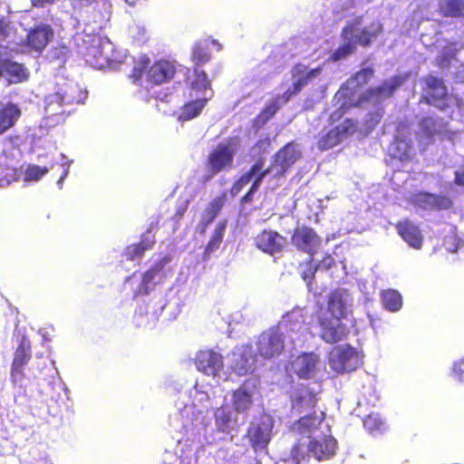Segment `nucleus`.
<instances>
[{
	"mask_svg": "<svg viewBox=\"0 0 464 464\" xmlns=\"http://www.w3.org/2000/svg\"><path fill=\"white\" fill-rule=\"evenodd\" d=\"M314 316L320 326V338L326 343L334 344L348 338L350 329L342 322L347 316L346 304L339 291L328 295L326 307L320 306Z\"/></svg>",
	"mask_w": 464,
	"mask_h": 464,
	"instance_id": "obj_1",
	"label": "nucleus"
},
{
	"mask_svg": "<svg viewBox=\"0 0 464 464\" xmlns=\"http://www.w3.org/2000/svg\"><path fill=\"white\" fill-rule=\"evenodd\" d=\"M178 72L177 65L168 59H160L151 63L150 58L141 55L134 63L130 73L133 82H139L143 77L150 86H159L170 82Z\"/></svg>",
	"mask_w": 464,
	"mask_h": 464,
	"instance_id": "obj_2",
	"label": "nucleus"
},
{
	"mask_svg": "<svg viewBox=\"0 0 464 464\" xmlns=\"http://www.w3.org/2000/svg\"><path fill=\"white\" fill-rule=\"evenodd\" d=\"M328 364L337 374L351 372L362 365V355L351 344L336 345L329 352Z\"/></svg>",
	"mask_w": 464,
	"mask_h": 464,
	"instance_id": "obj_3",
	"label": "nucleus"
},
{
	"mask_svg": "<svg viewBox=\"0 0 464 464\" xmlns=\"http://www.w3.org/2000/svg\"><path fill=\"white\" fill-rule=\"evenodd\" d=\"M420 82L422 86L420 102L445 111L449 107L450 95L443 79L428 74L422 77Z\"/></svg>",
	"mask_w": 464,
	"mask_h": 464,
	"instance_id": "obj_4",
	"label": "nucleus"
},
{
	"mask_svg": "<svg viewBox=\"0 0 464 464\" xmlns=\"http://www.w3.org/2000/svg\"><path fill=\"white\" fill-rule=\"evenodd\" d=\"M274 420L268 415H262L252 421L246 431V438L255 451L265 450L271 440Z\"/></svg>",
	"mask_w": 464,
	"mask_h": 464,
	"instance_id": "obj_5",
	"label": "nucleus"
},
{
	"mask_svg": "<svg viewBox=\"0 0 464 464\" xmlns=\"http://www.w3.org/2000/svg\"><path fill=\"white\" fill-rule=\"evenodd\" d=\"M234 164V150L233 149L224 143L218 144L208 155L206 160V167L208 170V177L205 180L212 179L217 174L222 171H227L232 169Z\"/></svg>",
	"mask_w": 464,
	"mask_h": 464,
	"instance_id": "obj_6",
	"label": "nucleus"
},
{
	"mask_svg": "<svg viewBox=\"0 0 464 464\" xmlns=\"http://www.w3.org/2000/svg\"><path fill=\"white\" fill-rule=\"evenodd\" d=\"M285 350V336L276 329L263 332L256 341V354L265 360L279 356Z\"/></svg>",
	"mask_w": 464,
	"mask_h": 464,
	"instance_id": "obj_7",
	"label": "nucleus"
},
{
	"mask_svg": "<svg viewBox=\"0 0 464 464\" xmlns=\"http://www.w3.org/2000/svg\"><path fill=\"white\" fill-rule=\"evenodd\" d=\"M291 244L296 250L314 256L322 245V238L311 227H296L291 236Z\"/></svg>",
	"mask_w": 464,
	"mask_h": 464,
	"instance_id": "obj_8",
	"label": "nucleus"
},
{
	"mask_svg": "<svg viewBox=\"0 0 464 464\" xmlns=\"http://www.w3.org/2000/svg\"><path fill=\"white\" fill-rule=\"evenodd\" d=\"M31 359L32 343L28 337L22 335L14 350L10 369V376L13 382H21L24 379V369Z\"/></svg>",
	"mask_w": 464,
	"mask_h": 464,
	"instance_id": "obj_9",
	"label": "nucleus"
},
{
	"mask_svg": "<svg viewBox=\"0 0 464 464\" xmlns=\"http://www.w3.org/2000/svg\"><path fill=\"white\" fill-rule=\"evenodd\" d=\"M406 80V75H394L389 81L365 90L362 92V99L365 101V103L372 102H380L382 100L389 99L405 83Z\"/></svg>",
	"mask_w": 464,
	"mask_h": 464,
	"instance_id": "obj_10",
	"label": "nucleus"
},
{
	"mask_svg": "<svg viewBox=\"0 0 464 464\" xmlns=\"http://www.w3.org/2000/svg\"><path fill=\"white\" fill-rule=\"evenodd\" d=\"M256 355L250 345H242L231 353L230 370L237 376L252 374L256 370Z\"/></svg>",
	"mask_w": 464,
	"mask_h": 464,
	"instance_id": "obj_11",
	"label": "nucleus"
},
{
	"mask_svg": "<svg viewBox=\"0 0 464 464\" xmlns=\"http://www.w3.org/2000/svg\"><path fill=\"white\" fill-rule=\"evenodd\" d=\"M302 157L301 151L294 141L283 146L272 159L271 168L276 169V177H283L287 170Z\"/></svg>",
	"mask_w": 464,
	"mask_h": 464,
	"instance_id": "obj_12",
	"label": "nucleus"
},
{
	"mask_svg": "<svg viewBox=\"0 0 464 464\" xmlns=\"http://www.w3.org/2000/svg\"><path fill=\"white\" fill-rule=\"evenodd\" d=\"M195 365L198 372L211 377H217L224 367L223 356L212 349L197 353Z\"/></svg>",
	"mask_w": 464,
	"mask_h": 464,
	"instance_id": "obj_13",
	"label": "nucleus"
},
{
	"mask_svg": "<svg viewBox=\"0 0 464 464\" xmlns=\"http://www.w3.org/2000/svg\"><path fill=\"white\" fill-rule=\"evenodd\" d=\"M413 202L415 206L426 210H446L453 205L450 197L427 191L416 193L413 197Z\"/></svg>",
	"mask_w": 464,
	"mask_h": 464,
	"instance_id": "obj_14",
	"label": "nucleus"
},
{
	"mask_svg": "<svg viewBox=\"0 0 464 464\" xmlns=\"http://www.w3.org/2000/svg\"><path fill=\"white\" fill-rule=\"evenodd\" d=\"M361 21L350 23L346 24L341 32V37L344 43L340 44L330 55L329 61L338 62L346 59L356 51V42L353 41V33L356 31V24H360Z\"/></svg>",
	"mask_w": 464,
	"mask_h": 464,
	"instance_id": "obj_15",
	"label": "nucleus"
},
{
	"mask_svg": "<svg viewBox=\"0 0 464 464\" xmlns=\"http://www.w3.org/2000/svg\"><path fill=\"white\" fill-rule=\"evenodd\" d=\"M53 37V30L50 24H41L30 29L26 35V46L41 53Z\"/></svg>",
	"mask_w": 464,
	"mask_h": 464,
	"instance_id": "obj_16",
	"label": "nucleus"
},
{
	"mask_svg": "<svg viewBox=\"0 0 464 464\" xmlns=\"http://www.w3.org/2000/svg\"><path fill=\"white\" fill-rule=\"evenodd\" d=\"M285 237L277 231L264 229L255 238L256 246L264 253L275 255L283 250Z\"/></svg>",
	"mask_w": 464,
	"mask_h": 464,
	"instance_id": "obj_17",
	"label": "nucleus"
},
{
	"mask_svg": "<svg viewBox=\"0 0 464 464\" xmlns=\"http://www.w3.org/2000/svg\"><path fill=\"white\" fill-rule=\"evenodd\" d=\"M319 362L320 356L315 353L304 352L294 362L295 372L300 379L308 380L315 374Z\"/></svg>",
	"mask_w": 464,
	"mask_h": 464,
	"instance_id": "obj_18",
	"label": "nucleus"
},
{
	"mask_svg": "<svg viewBox=\"0 0 464 464\" xmlns=\"http://www.w3.org/2000/svg\"><path fill=\"white\" fill-rule=\"evenodd\" d=\"M400 237L411 247L420 249L423 245V236L420 229L411 220L405 219L395 224Z\"/></svg>",
	"mask_w": 464,
	"mask_h": 464,
	"instance_id": "obj_19",
	"label": "nucleus"
},
{
	"mask_svg": "<svg viewBox=\"0 0 464 464\" xmlns=\"http://www.w3.org/2000/svg\"><path fill=\"white\" fill-rule=\"evenodd\" d=\"M337 441L332 436L324 437L322 440H313L309 442L308 450L317 459H328L336 451Z\"/></svg>",
	"mask_w": 464,
	"mask_h": 464,
	"instance_id": "obj_20",
	"label": "nucleus"
},
{
	"mask_svg": "<svg viewBox=\"0 0 464 464\" xmlns=\"http://www.w3.org/2000/svg\"><path fill=\"white\" fill-rule=\"evenodd\" d=\"M420 128L421 133L430 141H433L436 136L440 137V140L450 139L451 137V132L448 130L447 122L439 123L430 116L421 119Z\"/></svg>",
	"mask_w": 464,
	"mask_h": 464,
	"instance_id": "obj_21",
	"label": "nucleus"
},
{
	"mask_svg": "<svg viewBox=\"0 0 464 464\" xmlns=\"http://www.w3.org/2000/svg\"><path fill=\"white\" fill-rule=\"evenodd\" d=\"M322 71L321 66L308 70L305 65L296 63L291 70L292 78L294 80L292 84L297 91L301 92L310 81L318 77L322 73Z\"/></svg>",
	"mask_w": 464,
	"mask_h": 464,
	"instance_id": "obj_22",
	"label": "nucleus"
},
{
	"mask_svg": "<svg viewBox=\"0 0 464 464\" xmlns=\"http://www.w3.org/2000/svg\"><path fill=\"white\" fill-rule=\"evenodd\" d=\"M111 14V5L109 1L95 0L84 20L89 24H95L101 28L110 20Z\"/></svg>",
	"mask_w": 464,
	"mask_h": 464,
	"instance_id": "obj_23",
	"label": "nucleus"
},
{
	"mask_svg": "<svg viewBox=\"0 0 464 464\" xmlns=\"http://www.w3.org/2000/svg\"><path fill=\"white\" fill-rule=\"evenodd\" d=\"M210 43L212 44H217L218 50L221 48V45L218 44V42L214 39L199 40L193 44L190 59L194 63V66H202L211 60V54L209 52Z\"/></svg>",
	"mask_w": 464,
	"mask_h": 464,
	"instance_id": "obj_24",
	"label": "nucleus"
},
{
	"mask_svg": "<svg viewBox=\"0 0 464 464\" xmlns=\"http://www.w3.org/2000/svg\"><path fill=\"white\" fill-rule=\"evenodd\" d=\"M169 262V257H163L143 273L140 287V294L148 295L150 293V285L153 283L157 277L164 276V266Z\"/></svg>",
	"mask_w": 464,
	"mask_h": 464,
	"instance_id": "obj_25",
	"label": "nucleus"
},
{
	"mask_svg": "<svg viewBox=\"0 0 464 464\" xmlns=\"http://www.w3.org/2000/svg\"><path fill=\"white\" fill-rule=\"evenodd\" d=\"M21 114L19 107L13 102H7L2 106L0 108V135L14 126Z\"/></svg>",
	"mask_w": 464,
	"mask_h": 464,
	"instance_id": "obj_26",
	"label": "nucleus"
},
{
	"mask_svg": "<svg viewBox=\"0 0 464 464\" xmlns=\"http://www.w3.org/2000/svg\"><path fill=\"white\" fill-rule=\"evenodd\" d=\"M316 403V394L307 388L300 389L292 399V408L299 413L314 409Z\"/></svg>",
	"mask_w": 464,
	"mask_h": 464,
	"instance_id": "obj_27",
	"label": "nucleus"
},
{
	"mask_svg": "<svg viewBox=\"0 0 464 464\" xmlns=\"http://www.w3.org/2000/svg\"><path fill=\"white\" fill-rule=\"evenodd\" d=\"M87 39H84V43L88 45L82 51V54L85 56L87 63L95 68H101L102 63L101 62V37L87 35Z\"/></svg>",
	"mask_w": 464,
	"mask_h": 464,
	"instance_id": "obj_28",
	"label": "nucleus"
},
{
	"mask_svg": "<svg viewBox=\"0 0 464 464\" xmlns=\"http://www.w3.org/2000/svg\"><path fill=\"white\" fill-rule=\"evenodd\" d=\"M227 201V194L223 192L217 198H213L207 208L205 209V218L201 220V229L200 233L204 234L207 230V227L209 224H211L214 219L218 217V215L221 212L225 203Z\"/></svg>",
	"mask_w": 464,
	"mask_h": 464,
	"instance_id": "obj_29",
	"label": "nucleus"
},
{
	"mask_svg": "<svg viewBox=\"0 0 464 464\" xmlns=\"http://www.w3.org/2000/svg\"><path fill=\"white\" fill-rule=\"evenodd\" d=\"M266 169H263L262 160L258 162H255L247 171H246L243 175H241L235 182L232 184L230 188V194L232 196H237L239 192L249 183L251 180H254L262 171H265Z\"/></svg>",
	"mask_w": 464,
	"mask_h": 464,
	"instance_id": "obj_30",
	"label": "nucleus"
},
{
	"mask_svg": "<svg viewBox=\"0 0 464 464\" xmlns=\"http://www.w3.org/2000/svg\"><path fill=\"white\" fill-rule=\"evenodd\" d=\"M0 74L8 76L14 82H21L28 78V72L24 64L7 59L0 63Z\"/></svg>",
	"mask_w": 464,
	"mask_h": 464,
	"instance_id": "obj_31",
	"label": "nucleus"
},
{
	"mask_svg": "<svg viewBox=\"0 0 464 464\" xmlns=\"http://www.w3.org/2000/svg\"><path fill=\"white\" fill-rule=\"evenodd\" d=\"M253 404V394L245 385L239 386L232 392V406L237 412L247 411Z\"/></svg>",
	"mask_w": 464,
	"mask_h": 464,
	"instance_id": "obj_32",
	"label": "nucleus"
},
{
	"mask_svg": "<svg viewBox=\"0 0 464 464\" xmlns=\"http://www.w3.org/2000/svg\"><path fill=\"white\" fill-rule=\"evenodd\" d=\"M412 145L411 141L397 137L389 147V154L392 158L401 161H408L412 157Z\"/></svg>",
	"mask_w": 464,
	"mask_h": 464,
	"instance_id": "obj_33",
	"label": "nucleus"
},
{
	"mask_svg": "<svg viewBox=\"0 0 464 464\" xmlns=\"http://www.w3.org/2000/svg\"><path fill=\"white\" fill-rule=\"evenodd\" d=\"M208 102L207 99H197L185 103L180 109L178 120L188 121L198 117Z\"/></svg>",
	"mask_w": 464,
	"mask_h": 464,
	"instance_id": "obj_34",
	"label": "nucleus"
},
{
	"mask_svg": "<svg viewBox=\"0 0 464 464\" xmlns=\"http://www.w3.org/2000/svg\"><path fill=\"white\" fill-rule=\"evenodd\" d=\"M78 92L77 86L70 84L66 86L63 92H56L51 94L48 98V106H52L56 103L60 107L64 103H73L81 102L82 97L75 96V92Z\"/></svg>",
	"mask_w": 464,
	"mask_h": 464,
	"instance_id": "obj_35",
	"label": "nucleus"
},
{
	"mask_svg": "<svg viewBox=\"0 0 464 464\" xmlns=\"http://www.w3.org/2000/svg\"><path fill=\"white\" fill-rule=\"evenodd\" d=\"M439 13L443 17H463L464 0H440Z\"/></svg>",
	"mask_w": 464,
	"mask_h": 464,
	"instance_id": "obj_36",
	"label": "nucleus"
},
{
	"mask_svg": "<svg viewBox=\"0 0 464 464\" xmlns=\"http://www.w3.org/2000/svg\"><path fill=\"white\" fill-rule=\"evenodd\" d=\"M349 84H351L348 81L343 83L337 92L334 94V99L337 100L338 102L343 104L344 102L351 104H358L357 107H361L365 103V101L362 99V93L359 95L357 99L354 98L355 92L352 88H350Z\"/></svg>",
	"mask_w": 464,
	"mask_h": 464,
	"instance_id": "obj_37",
	"label": "nucleus"
},
{
	"mask_svg": "<svg viewBox=\"0 0 464 464\" xmlns=\"http://www.w3.org/2000/svg\"><path fill=\"white\" fill-rule=\"evenodd\" d=\"M227 227V220H223L218 223L214 232L212 233L210 239L208 240L204 254L209 256L220 247L223 241L224 233Z\"/></svg>",
	"mask_w": 464,
	"mask_h": 464,
	"instance_id": "obj_38",
	"label": "nucleus"
},
{
	"mask_svg": "<svg viewBox=\"0 0 464 464\" xmlns=\"http://www.w3.org/2000/svg\"><path fill=\"white\" fill-rule=\"evenodd\" d=\"M381 300L383 307L389 311H399L402 306L401 294L393 289H387L382 292Z\"/></svg>",
	"mask_w": 464,
	"mask_h": 464,
	"instance_id": "obj_39",
	"label": "nucleus"
},
{
	"mask_svg": "<svg viewBox=\"0 0 464 464\" xmlns=\"http://www.w3.org/2000/svg\"><path fill=\"white\" fill-rule=\"evenodd\" d=\"M324 420V414L321 416L313 414L305 415L300 418L296 423V430L300 433H310L319 427Z\"/></svg>",
	"mask_w": 464,
	"mask_h": 464,
	"instance_id": "obj_40",
	"label": "nucleus"
},
{
	"mask_svg": "<svg viewBox=\"0 0 464 464\" xmlns=\"http://www.w3.org/2000/svg\"><path fill=\"white\" fill-rule=\"evenodd\" d=\"M272 147V141L269 137L259 139L252 147V159L256 160L255 162L262 160L263 169H265L266 156L269 153Z\"/></svg>",
	"mask_w": 464,
	"mask_h": 464,
	"instance_id": "obj_41",
	"label": "nucleus"
},
{
	"mask_svg": "<svg viewBox=\"0 0 464 464\" xmlns=\"http://www.w3.org/2000/svg\"><path fill=\"white\" fill-rule=\"evenodd\" d=\"M363 427L372 435L382 434L386 430L384 421L376 413H370L364 418Z\"/></svg>",
	"mask_w": 464,
	"mask_h": 464,
	"instance_id": "obj_42",
	"label": "nucleus"
},
{
	"mask_svg": "<svg viewBox=\"0 0 464 464\" xmlns=\"http://www.w3.org/2000/svg\"><path fill=\"white\" fill-rule=\"evenodd\" d=\"M160 227V221L158 219L152 220L148 228L140 236V240L138 244L146 251L151 249L155 243L156 237L154 231Z\"/></svg>",
	"mask_w": 464,
	"mask_h": 464,
	"instance_id": "obj_43",
	"label": "nucleus"
},
{
	"mask_svg": "<svg viewBox=\"0 0 464 464\" xmlns=\"http://www.w3.org/2000/svg\"><path fill=\"white\" fill-rule=\"evenodd\" d=\"M279 109L280 104H278L276 101H272L267 103L254 119L255 124L259 127L264 126L272 118H274Z\"/></svg>",
	"mask_w": 464,
	"mask_h": 464,
	"instance_id": "obj_44",
	"label": "nucleus"
},
{
	"mask_svg": "<svg viewBox=\"0 0 464 464\" xmlns=\"http://www.w3.org/2000/svg\"><path fill=\"white\" fill-rule=\"evenodd\" d=\"M271 171V168H266L265 171H262V173H260L258 175V177H256L253 181H252V185L250 187V188L247 190V192L240 198V203L242 205H245V204H247V203H250L253 201V198H254V195L256 194V192L258 190V188H260L264 179L270 173Z\"/></svg>",
	"mask_w": 464,
	"mask_h": 464,
	"instance_id": "obj_45",
	"label": "nucleus"
},
{
	"mask_svg": "<svg viewBox=\"0 0 464 464\" xmlns=\"http://www.w3.org/2000/svg\"><path fill=\"white\" fill-rule=\"evenodd\" d=\"M341 141L339 134L334 129H331L318 140L317 147L320 150H328L337 146Z\"/></svg>",
	"mask_w": 464,
	"mask_h": 464,
	"instance_id": "obj_46",
	"label": "nucleus"
},
{
	"mask_svg": "<svg viewBox=\"0 0 464 464\" xmlns=\"http://www.w3.org/2000/svg\"><path fill=\"white\" fill-rule=\"evenodd\" d=\"M199 67L200 66H194V79L191 82V88L194 90L206 91L210 89L211 82L208 78L207 72Z\"/></svg>",
	"mask_w": 464,
	"mask_h": 464,
	"instance_id": "obj_47",
	"label": "nucleus"
},
{
	"mask_svg": "<svg viewBox=\"0 0 464 464\" xmlns=\"http://www.w3.org/2000/svg\"><path fill=\"white\" fill-rule=\"evenodd\" d=\"M300 266H304V269L301 272V277L307 285H312L315 273L320 268V265L314 263V256H309V258Z\"/></svg>",
	"mask_w": 464,
	"mask_h": 464,
	"instance_id": "obj_48",
	"label": "nucleus"
},
{
	"mask_svg": "<svg viewBox=\"0 0 464 464\" xmlns=\"http://www.w3.org/2000/svg\"><path fill=\"white\" fill-rule=\"evenodd\" d=\"M374 75V70L371 67L362 68L356 72L349 80L350 83L355 82L356 87H362L370 82Z\"/></svg>",
	"mask_w": 464,
	"mask_h": 464,
	"instance_id": "obj_49",
	"label": "nucleus"
},
{
	"mask_svg": "<svg viewBox=\"0 0 464 464\" xmlns=\"http://www.w3.org/2000/svg\"><path fill=\"white\" fill-rule=\"evenodd\" d=\"M95 0H70L73 14L83 20L86 18Z\"/></svg>",
	"mask_w": 464,
	"mask_h": 464,
	"instance_id": "obj_50",
	"label": "nucleus"
},
{
	"mask_svg": "<svg viewBox=\"0 0 464 464\" xmlns=\"http://www.w3.org/2000/svg\"><path fill=\"white\" fill-rule=\"evenodd\" d=\"M378 32L370 31L367 28L362 29L357 34H353V41L356 42V45L359 44L362 47H369L374 38L378 35Z\"/></svg>",
	"mask_w": 464,
	"mask_h": 464,
	"instance_id": "obj_51",
	"label": "nucleus"
},
{
	"mask_svg": "<svg viewBox=\"0 0 464 464\" xmlns=\"http://www.w3.org/2000/svg\"><path fill=\"white\" fill-rule=\"evenodd\" d=\"M340 139L353 135L357 130V123L352 119H345L340 125L334 128Z\"/></svg>",
	"mask_w": 464,
	"mask_h": 464,
	"instance_id": "obj_52",
	"label": "nucleus"
},
{
	"mask_svg": "<svg viewBox=\"0 0 464 464\" xmlns=\"http://www.w3.org/2000/svg\"><path fill=\"white\" fill-rule=\"evenodd\" d=\"M49 169L46 167L29 165L24 171L25 181H37L47 174Z\"/></svg>",
	"mask_w": 464,
	"mask_h": 464,
	"instance_id": "obj_53",
	"label": "nucleus"
},
{
	"mask_svg": "<svg viewBox=\"0 0 464 464\" xmlns=\"http://www.w3.org/2000/svg\"><path fill=\"white\" fill-rule=\"evenodd\" d=\"M145 250L138 244H130L124 249L123 256L128 261H134L143 257Z\"/></svg>",
	"mask_w": 464,
	"mask_h": 464,
	"instance_id": "obj_54",
	"label": "nucleus"
},
{
	"mask_svg": "<svg viewBox=\"0 0 464 464\" xmlns=\"http://www.w3.org/2000/svg\"><path fill=\"white\" fill-rule=\"evenodd\" d=\"M357 105L358 104H351L347 102L340 104V107L330 114L329 121L332 123L339 121L350 109L357 108Z\"/></svg>",
	"mask_w": 464,
	"mask_h": 464,
	"instance_id": "obj_55",
	"label": "nucleus"
},
{
	"mask_svg": "<svg viewBox=\"0 0 464 464\" xmlns=\"http://www.w3.org/2000/svg\"><path fill=\"white\" fill-rule=\"evenodd\" d=\"M300 92L297 91L292 84L282 95H277L274 101H276L278 104L287 103L293 96H295Z\"/></svg>",
	"mask_w": 464,
	"mask_h": 464,
	"instance_id": "obj_56",
	"label": "nucleus"
},
{
	"mask_svg": "<svg viewBox=\"0 0 464 464\" xmlns=\"http://www.w3.org/2000/svg\"><path fill=\"white\" fill-rule=\"evenodd\" d=\"M452 372L457 379L464 382V359H460L453 363Z\"/></svg>",
	"mask_w": 464,
	"mask_h": 464,
	"instance_id": "obj_57",
	"label": "nucleus"
},
{
	"mask_svg": "<svg viewBox=\"0 0 464 464\" xmlns=\"http://www.w3.org/2000/svg\"><path fill=\"white\" fill-rule=\"evenodd\" d=\"M10 31V24L5 18L0 19V40L5 39Z\"/></svg>",
	"mask_w": 464,
	"mask_h": 464,
	"instance_id": "obj_58",
	"label": "nucleus"
},
{
	"mask_svg": "<svg viewBox=\"0 0 464 464\" xmlns=\"http://www.w3.org/2000/svg\"><path fill=\"white\" fill-rule=\"evenodd\" d=\"M32 6L35 8H44L47 5H52L55 0H30Z\"/></svg>",
	"mask_w": 464,
	"mask_h": 464,
	"instance_id": "obj_59",
	"label": "nucleus"
},
{
	"mask_svg": "<svg viewBox=\"0 0 464 464\" xmlns=\"http://www.w3.org/2000/svg\"><path fill=\"white\" fill-rule=\"evenodd\" d=\"M334 264H335V262H334V258L330 255H327V256H324L323 260L321 261V263L319 265H320V266H323L325 269H329V268L333 267L334 266Z\"/></svg>",
	"mask_w": 464,
	"mask_h": 464,
	"instance_id": "obj_60",
	"label": "nucleus"
},
{
	"mask_svg": "<svg viewBox=\"0 0 464 464\" xmlns=\"http://www.w3.org/2000/svg\"><path fill=\"white\" fill-rule=\"evenodd\" d=\"M455 184L464 187V169L455 172Z\"/></svg>",
	"mask_w": 464,
	"mask_h": 464,
	"instance_id": "obj_61",
	"label": "nucleus"
},
{
	"mask_svg": "<svg viewBox=\"0 0 464 464\" xmlns=\"http://www.w3.org/2000/svg\"><path fill=\"white\" fill-rule=\"evenodd\" d=\"M368 116L370 117V121H374L375 123H379L382 115L381 112L375 111L369 113Z\"/></svg>",
	"mask_w": 464,
	"mask_h": 464,
	"instance_id": "obj_62",
	"label": "nucleus"
},
{
	"mask_svg": "<svg viewBox=\"0 0 464 464\" xmlns=\"http://www.w3.org/2000/svg\"><path fill=\"white\" fill-rule=\"evenodd\" d=\"M69 173V168H63V173L58 180V184L62 186L63 179L67 177Z\"/></svg>",
	"mask_w": 464,
	"mask_h": 464,
	"instance_id": "obj_63",
	"label": "nucleus"
},
{
	"mask_svg": "<svg viewBox=\"0 0 464 464\" xmlns=\"http://www.w3.org/2000/svg\"><path fill=\"white\" fill-rule=\"evenodd\" d=\"M300 450V448L298 445H295L293 447L292 449V451H291V454H292V457L295 459H298V452Z\"/></svg>",
	"mask_w": 464,
	"mask_h": 464,
	"instance_id": "obj_64",
	"label": "nucleus"
}]
</instances>
